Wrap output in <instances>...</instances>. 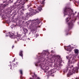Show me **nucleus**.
Segmentation results:
<instances>
[{"label": "nucleus", "instance_id": "1", "mask_svg": "<svg viewBox=\"0 0 79 79\" xmlns=\"http://www.w3.org/2000/svg\"><path fill=\"white\" fill-rule=\"evenodd\" d=\"M69 72L67 74V77H69L70 75H72L73 73H75V72H77L78 70V68L76 67L73 70V66H72L70 67L69 68Z\"/></svg>", "mask_w": 79, "mask_h": 79}, {"label": "nucleus", "instance_id": "2", "mask_svg": "<svg viewBox=\"0 0 79 79\" xmlns=\"http://www.w3.org/2000/svg\"><path fill=\"white\" fill-rule=\"evenodd\" d=\"M72 12H73V10H71V9L66 7L64 10V15H69L70 16Z\"/></svg>", "mask_w": 79, "mask_h": 79}, {"label": "nucleus", "instance_id": "3", "mask_svg": "<svg viewBox=\"0 0 79 79\" xmlns=\"http://www.w3.org/2000/svg\"><path fill=\"white\" fill-rule=\"evenodd\" d=\"M67 59L69 60V63H70V61L72 63H74L76 62V60L74 58H73L72 60H71V58H72V56L71 55H69L68 56H66Z\"/></svg>", "mask_w": 79, "mask_h": 79}, {"label": "nucleus", "instance_id": "4", "mask_svg": "<svg viewBox=\"0 0 79 79\" xmlns=\"http://www.w3.org/2000/svg\"><path fill=\"white\" fill-rule=\"evenodd\" d=\"M8 35H9L10 38H12V39H15V38H16V40H18V39L16 38L17 36H15V35H14V34L12 33L11 32H8L7 33V35H6V36H8Z\"/></svg>", "mask_w": 79, "mask_h": 79}, {"label": "nucleus", "instance_id": "5", "mask_svg": "<svg viewBox=\"0 0 79 79\" xmlns=\"http://www.w3.org/2000/svg\"><path fill=\"white\" fill-rule=\"evenodd\" d=\"M30 11H31L29 13V15L30 16H31V15H35V13H37V11L35 10L31 9Z\"/></svg>", "mask_w": 79, "mask_h": 79}, {"label": "nucleus", "instance_id": "6", "mask_svg": "<svg viewBox=\"0 0 79 79\" xmlns=\"http://www.w3.org/2000/svg\"><path fill=\"white\" fill-rule=\"evenodd\" d=\"M65 49H66L69 52H71V48L70 46H67L66 48H65Z\"/></svg>", "mask_w": 79, "mask_h": 79}, {"label": "nucleus", "instance_id": "7", "mask_svg": "<svg viewBox=\"0 0 79 79\" xmlns=\"http://www.w3.org/2000/svg\"><path fill=\"white\" fill-rule=\"evenodd\" d=\"M61 58V57H60V56H56V58L55 59V60L56 61H58L59 60H60V59Z\"/></svg>", "mask_w": 79, "mask_h": 79}, {"label": "nucleus", "instance_id": "8", "mask_svg": "<svg viewBox=\"0 0 79 79\" xmlns=\"http://www.w3.org/2000/svg\"><path fill=\"white\" fill-rule=\"evenodd\" d=\"M17 39H23V37L22 36V35H18L17 36Z\"/></svg>", "mask_w": 79, "mask_h": 79}, {"label": "nucleus", "instance_id": "9", "mask_svg": "<svg viewBox=\"0 0 79 79\" xmlns=\"http://www.w3.org/2000/svg\"><path fill=\"white\" fill-rule=\"evenodd\" d=\"M19 55L20 56H21L22 57H23V51H20Z\"/></svg>", "mask_w": 79, "mask_h": 79}, {"label": "nucleus", "instance_id": "10", "mask_svg": "<svg viewBox=\"0 0 79 79\" xmlns=\"http://www.w3.org/2000/svg\"><path fill=\"white\" fill-rule=\"evenodd\" d=\"M23 30L24 32L25 33V34H26V33L27 32V31H28V30L27 29L25 28L23 29Z\"/></svg>", "mask_w": 79, "mask_h": 79}, {"label": "nucleus", "instance_id": "11", "mask_svg": "<svg viewBox=\"0 0 79 79\" xmlns=\"http://www.w3.org/2000/svg\"><path fill=\"white\" fill-rule=\"evenodd\" d=\"M74 51L75 53H79V50L77 49L74 50Z\"/></svg>", "mask_w": 79, "mask_h": 79}, {"label": "nucleus", "instance_id": "12", "mask_svg": "<svg viewBox=\"0 0 79 79\" xmlns=\"http://www.w3.org/2000/svg\"><path fill=\"white\" fill-rule=\"evenodd\" d=\"M42 6H39V7H38V10L40 11H41V10H42Z\"/></svg>", "mask_w": 79, "mask_h": 79}, {"label": "nucleus", "instance_id": "13", "mask_svg": "<svg viewBox=\"0 0 79 79\" xmlns=\"http://www.w3.org/2000/svg\"><path fill=\"white\" fill-rule=\"evenodd\" d=\"M73 24V22H71L69 23V26H72Z\"/></svg>", "mask_w": 79, "mask_h": 79}, {"label": "nucleus", "instance_id": "14", "mask_svg": "<svg viewBox=\"0 0 79 79\" xmlns=\"http://www.w3.org/2000/svg\"><path fill=\"white\" fill-rule=\"evenodd\" d=\"M52 73L51 71H49L48 72V75H52Z\"/></svg>", "mask_w": 79, "mask_h": 79}, {"label": "nucleus", "instance_id": "15", "mask_svg": "<svg viewBox=\"0 0 79 79\" xmlns=\"http://www.w3.org/2000/svg\"><path fill=\"white\" fill-rule=\"evenodd\" d=\"M24 6H20L19 8H20V9H22V8H24Z\"/></svg>", "mask_w": 79, "mask_h": 79}, {"label": "nucleus", "instance_id": "16", "mask_svg": "<svg viewBox=\"0 0 79 79\" xmlns=\"http://www.w3.org/2000/svg\"><path fill=\"white\" fill-rule=\"evenodd\" d=\"M40 2L41 4H42L43 5H44V1H41Z\"/></svg>", "mask_w": 79, "mask_h": 79}, {"label": "nucleus", "instance_id": "17", "mask_svg": "<svg viewBox=\"0 0 79 79\" xmlns=\"http://www.w3.org/2000/svg\"><path fill=\"white\" fill-rule=\"evenodd\" d=\"M19 72L21 74H23V71H22V70H19Z\"/></svg>", "mask_w": 79, "mask_h": 79}, {"label": "nucleus", "instance_id": "18", "mask_svg": "<svg viewBox=\"0 0 79 79\" xmlns=\"http://www.w3.org/2000/svg\"><path fill=\"white\" fill-rule=\"evenodd\" d=\"M8 5V3L6 2V4L4 5V6H6V5Z\"/></svg>", "mask_w": 79, "mask_h": 79}, {"label": "nucleus", "instance_id": "19", "mask_svg": "<svg viewBox=\"0 0 79 79\" xmlns=\"http://www.w3.org/2000/svg\"><path fill=\"white\" fill-rule=\"evenodd\" d=\"M37 76L36 75H35V73H34V75L33 76V77H36Z\"/></svg>", "mask_w": 79, "mask_h": 79}, {"label": "nucleus", "instance_id": "20", "mask_svg": "<svg viewBox=\"0 0 79 79\" xmlns=\"http://www.w3.org/2000/svg\"><path fill=\"white\" fill-rule=\"evenodd\" d=\"M68 18H67V19H66V20L67 22H68V21H69V20H68Z\"/></svg>", "mask_w": 79, "mask_h": 79}, {"label": "nucleus", "instance_id": "21", "mask_svg": "<svg viewBox=\"0 0 79 79\" xmlns=\"http://www.w3.org/2000/svg\"><path fill=\"white\" fill-rule=\"evenodd\" d=\"M21 1L20 0H19V1H17V3H20Z\"/></svg>", "mask_w": 79, "mask_h": 79}, {"label": "nucleus", "instance_id": "22", "mask_svg": "<svg viewBox=\"0 0 79 79\" xmlns=\"http://www.w3.org/2000/svg\"><path fill=\"white\" fill-rule=\"evenodd\" d=\"M18 62H16V64H15V65L18 64Z\"/></svg>", "mask_w": 79, "mask_h": 79}, {"label": "nucleus", "instance_id": "23", "mask_svg": "<svg viewBox=\"0 0 79 79\" xmlns=\"http://www.w3.org/2000/svg\"><path fill=\"white\" fill-rule=\"evenodd\" d=\"M37 79H40V78H39V77H38Z\"/></svg>", "mask_w": 79, "mask_h": 79}, {"label": "nucleus", "instance_id": "24", "mask_svg": "<svg viewBox=\"0 0 79 79\" xmlns=\"http://www.w3.org/2000/svg\"><path fill=\"white\" fill-rule=\"evenodd\" d=\"M12 48H13V47H14V46H12Z\"/></svg>", "mask_w": 79, "mask_h": 79}, {"label": "nucleus", "instance_id": "25", "mask_svg": "<svg viewBox=\"0 0 79 79\" xmlns=\"http://www.w3.org/2000/svg\"><path fill=\"white\" fill-rule=\"evenodd\" d=\"M15 59H14V61H15Z\"/></svg>", "mask_w": 79, "mask_h": 79}, {"label": "nucleus", "instance_id": "26", "mask_svg": "<svg viewBox=\"0 0 79 79\" xmlns=\"http://www.w3.org/2000/svg\"><path fill=\"white\" fill-rule=\"evenodd\" d=\"M35 65L36 66H37V65H36V64H35Z\"/></svg>", "mask_w": 79, "mask_h": 79}, {"label": "nucleus", "instance_id": "27", "mask_svg": "<svg viewBox=\"0 0 79 79\" xmlns=\"http://www.w3.org/2000/svg\"><path fill=\"white\" fill-rule=\"evenodd\" d=\"M3 3H5V2H3Z\"/></svg>", "mask_w": 79, "mask_h": 79}, {"label": "nucleus", "instance_id": "28", "mask_svg": "<svg viewBox=\"0 0 79 79\" xmlns=\"http://www.w3.org/2000/svg\"><path fill=\"white\" fill-rule=\"evenodd\" d=\"M48 53L49 54V52H48Z\"/></svg>", "mask_w": 79, "mask_h": 79}, {"label": "nucleus", "instance_id": "29", "mask_svg": "<svg viewBox=\"0 0 79 79\" xmlns=\"http://www.w3.org/2000/svg\"><path fill=\"white\" fill-rule=\"evenodd\" d=\"M38 20H37V19H36V21H37Z\"/></svg>", "mask_w": 79, "mask_h": 79}]
</instances>
